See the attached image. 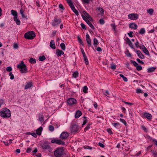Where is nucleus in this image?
<instances>
[{
	"label": "nucleus",
	"instance_id": "412c9836",
	"mask_svg": "<svg viewBox=\"0 0 157 157\" xmlns=\"http://www.w3.org/2000/svg\"><path fill=\"white\" fill-rule=\"evenodd\" d=\"M156 69V68L154 67H151L148 68L147 69L148 73H151L154 72Z\"/></svg>",
	"mask_w": 157,
	"mask_h": 157
},
{
	"label": "nucleus",
	"instance_id": "393cba45",
	"mask_svg": "<svg viewBox=\"0 0 157 157\" xmlns=\"http://www.w3.org/2000/svg\"><path fill=\"white\" fill-rule=\"evenodd\" d=\"M11 14L14 16V18L17 17V13L15 10H11Z\"/></svg>",
	"mask_w": 157,
	"mask_h": 157
},
{
	"label": "nucleus",
	"instance_id": "13d9d810",
	"mask_svg": "<svg viewBox=\"0 0 157 157\" xmlns=\"http://www.w3.org/2000/svg\"><path fill=\"white\" fill-rule=\"evenodd\" d=\"M31 150H32V147H30L27 149L26 152L27 153H29L31 151Z\"/></svg>",
	"mask_w": 157,
	"mask_h": 157
},
{
	"label": "nucleus",
	"instance_id": "4d7b16f0",
	"mask_svg": "<svg viewBox=\"0 0 157 157\" xmlns=\"http://www.w3.org/2000/svg\"><path fill=\"white\" fill-rule=\"evenodd\" d=\"M120 120L121 122L123 123L124 125H126L127 124L125 120L123 119H120Z\"/></svg>",
	"mask_w": 157,
	"mask_h": 157
},
{
	"label": "nucleus",
	"instance_id": "c03bdc74",
	"mask_svg": "<svg viewBox=\"0 0 157 157\" xmlns=\"http://www.w3.org/2000/svg\"><path fill=\"white\" fill-rule=\"evenodd\" d=\"M83 122L82 124V125L85 124L87 122V121L86 119V117H83Z\"/></svg>",
	"mask_w": 157,
	"mask_h": 157
},
{
	"label": "nucleus",
	"instance_id": "774afa93",
	"mask_svg": "<svg viewBox=\"0 0 157 157\" xmlns=\"http://www.w3.org/2000/svg\"><path fill=\"white\" fill-rule=\"evenodd\" d=\"M107 132L109 133L112 134V132L111 130V129L110 128H108L107 129Z\"/></svg>",
	"mask_w": 157,
	"mask_h": 157
},
{
	"label": "nucleus",
	"instance_id": "a211bd4d",
	"mask_svg": "<svg viewBox=\"0 0 157 157\" xmlns=\"http://www.w3.org/2000/svg\"><path fill=\"white\" fill-rule=\"evenodd\" d=\"M86 21H85L87 24L89 25V26L93 29H94V27L90 21L88 20L85 18Z\"/></svg>",
	"mask_w": 157,
	"mask_h": 157
},
{
	"label": "nucleus",
	"instance_id": "338daca9",
	"mask_svg": "<svg viewBox=\"0 0 157 157\" xmlns=\"http://www.w3.org/2000/svg\"><path fill=\"white\" fill-rule=\"evenodd\" d=\"M81 52L83 55V57H84L85 56H86V55H85V52H84V51L83 49H81Z\"/></svg>",
	"mask_w": 157,
	"mask_h": 157
},
{
	"label": "nucleus",
	"instance_id": "8fccbe9b",
	"mask_svg": "<svg viewBox=\"0 0 157 157\" xmlns=\"http://www.w3.org/2000/svg\"><path fill=\"white\" fill-rule=\"evenodd\" d=\"M131 62L132 63H133V65H134V66H135L136 67L138 65V63H136L135 61H133V60H131Z\"/></svg>",
	"mask_w": 157,
	"mask_h": 157
},
{
	"label": "nucleus",
	"instance_id": "a18cd8bd",
	"mask_svg": "<svg viewBox=\"0 0 157 157\" xmlns=\"http://www.w3.org/2000/svg\"><path fill=\"white\" fill-rule=\"evenodd\" d=\"M151 153L154 157H157V152L153 151H151Z\"/></svg>",
	"mask_w": 157,
	"mask_h": 157
},
{
	"label": "nucleus",
	"instance_id": "bf43d9fd",
	"mask_svg": "<svg viewBox=\"0 0 157 157\" xmlns=\"http://www.w3.org/2000/svg\"><path fill=\"white\" fill-rule=\"evenodd\" d=\"M128 45L131 48H133V45L131 41H130L129 43H128Z\"/></svg>",
	"mask_w": 157,
	"mask_h": 157
},
{
	"label": "nucleus",
	"instance_id": "9b49d317",
	"mask_svg": "<svg viewBox=\"0 0 157 157\" xmlns=\"http://www.w3.org/2000/svg\"><path fill=\"white\" fill-rule=\"evenodd\" d=\"M78 129V127L77 125H73L71 128V132H77Z\"/></svg>",
	"mask_w": 157,
	"mask_h": 157
},
{
	"label": "nucleus",
	"instance_id": "052dcab7",
	"mask_svg": "<svg viewBox=\"0 0 157 157\" xmlns=\"http://www.w3.org/2000/svg\"><path fill=\"white\" fill-rule=\"evenodd\" d=\"M136 93H143V91L140 89L136 90Z\"/></svg>",
	"mask_w": 157,
	"mask_h": 157
},
{
	"label": "nucleus",
	"instance_id": "f3484780",
	"mask_svg": "<svg viewBox=\"0 0 157 157\" xmlns=\"http://www.w3.org/2000/svg\"><path fill=\"white\" fill-rule=\"evenodd\" d=\"M143 116L144 117H146L149 120H151L152 118L151 115L149 113H144L143 114Z\"/></svg>",
	"mask_w": 157,
	"mask_h": 157
},
{
	"label": "nucleus",
	"instance_id": "79ce46f5",
	"mask_svg": "<svg viewBox=\"0 0 157 157\" xmlns=\"http://www.w3.org/2000/svg\"><path fill=\"white\" fill-rule=\"evenodd\" d=\"M46 58L44 56H40L39 58V60L40 61H43Z\"/></svg>",
	"mask_w": 157,
	"mask_h": 157
},
{
	"label": "nucleus",
	"instance_id": "4468645a",
	"mask_svg": "<svg viewBox=\"0 0 157 157\" xmlns=\"http://www.w3.org/2000/svg\"><path fill=\"white\" fill-rule=\"evenodd\" d=\"M129 28L134 29H136L137 28V25L134 23H130L129 25Z\"/></svg>",
	"mask_w": 157,
	"mask_h": 157
},
{
	"label": "nucleus",
	"instance_id": "3c124183",
	"mask_svg": "<svg viewBox=\"0 0 157 157\" xmlns=\"http://www.w3.org/2000/svg\"><path fill=\"white\" fill-rule=\"evenodd\" d=\"M99 22L100 23V24L101 25H103L105 23V21L103 19H100V20H99Z\"/></svg>",
	"mask_w": 157,
	"mask_h": 157
},
{
	"label": "nucleus",
	"instance_id": "7ed1b4c3",
	"mask_svg": "<svg viewBox=\"0 0 157 157\" xmlns=\"http://www.w3.org/2000/svg\"><path fill=\"white\" fill-rule=\"evenodd\" d=\"M17 67L21 73H26L27 72L26 66L23 61H21L20 63L18 64Z\"/></svg>",
	"mask_w": 157,
	"mask_h": 157
},
{
	"label": "nucleus",
	"instance_id": "5701e85b",
	"mask_svg": "<svg viewBox=\"0 0 157 157\" xmlns=\"http://www.w3.org/2000/svg\"><path fill=\"white\" fill-rule=\"evenodd\" d=\"M56 52L57 55L59 56L64 54V52L62 51L59 49L56 50Z\"/></svg>",
	"mask_w": 157,
	"mask_h": 157
},
{
	"label": "nucleus",
	"instance_id": "4c0bfd02",
	"mask_svg": "<svg viewBox=\"0 0 157 157\" xmlns=\"http://www.w3.org/2000/svg\"><path fill=\"white\" fill-rule=\"evenodd\" d=\"M83 57H84V61L86 65H87L88 64H89L88 60V59L86 56H85Z\"/></svg>",
	"mask_w": 157,
	"mask_h": 157
},
{
	"label": "nucleus",
	"instance_id": "dca6fc26",
	"mask_svg": "<svg viewBox=\"0 0 157 157\" xmlns=\"http://www.w3.org/2000/svg\"><path fill=\"white\" fill-rule=\"evenodd\" d=\"M138 56L141 59H143L144 58V55L139 50H135Z\"/></svg>",
	"mask_w": 157,
	"mask_h": 157
},
{
	"label": "nucleus",
	"instance_id": "680f3d73",
	"mask_svg": "<svg viewBox=\"0 0 157 157\" xmlns=\"http://www.w3.org/2000/svg\"><path fill=\"white\" fill-rule=\"evenodd\" d=\"M81 27L83 29H86V26H85V25L84 24L81 23Z\"/></svg>",
	"mask_w": 157,
	"mask_h": 157
},
{
	"label": "nucleus",
	"instance_id": "c756f323",
	"mask_svg": "<svg viewBox=\"0 0 157 157\" xmlns=\"http://www.w3.org/2000/svg\"><path fill=\"white\" fill-rule=\"evenodd\" d=\"M56 144H59L63 145L65 143L61 140L57 139Z\"/></svg>",
	"mask_w": 157,
	"mask_h": 157
},
{
	"label": "nucleus",
	"instance_id": "0e129e2a",
	"mask_svg": "<svg viewBox=\"0 0 157 157\" xmlns=\"http://www.w3.org/2000/svg\"><path fill=\"white\" fill-rule=\"evenodd\" d=\"M136 60L137 61L140 63H141V64H144V63L142 61H141L140 59H136Z\"/></svg>",
	"mask_w": 157,
	"mask_h": 157
},
{
	"label": "nucleus",
	"instance_id": "cd10ccee",
	"mask_svg": "<svg viewBox=\"0 0 157 157\" xmlns=\"http://www.w3.org/2000/svg\"><path fill=\"white\" fill-rule=\"evenodd\" d=\"M14 21L16 23V24L18 25H19L20 24V21L17 18V17L16 18H13Z\"/></svg>",
	"mask_w": 157,
	"mask_h": 157
},
{
	"label": "nucleus",
	"instance_id": "864d4df0",
	"mask_svg": "<svg viewBox=\"0 0 157 157\" xmlns=\"http://www.w3.org/2000/svg\"><path fill=\"white\" fill-rule=\"evenodd\" d=\"M6 71L8 72H10L12 70V68L11 67H8L6 68Z\"/></svg>",
	"mask_w": 157,
	"mask_h": 157
},
{
	"label": "nucleus",
	"instance_id": "ea45409f",
	"mask_svg": "<svg viewBox=\"0 0 157 157\" xmlns=\"http://www.w3.org/2000/svg\"><path fill=\"white\" fill-rule=\"evenodd\" d=\"M110 67L111 69L113 70H115L116 69V65L114 63H112L110 64Z\"/></svg>",
	"mask_w": 157,
	"mask_h": 157
},
{
	"label": "nucleus",
	"instance_id": "f03ea898",
	"mask_svg": "<svg viewBox=\"0 0 157 157\" xmlns=\"http://www.w3.org/2000/svg\"><path fill=\"white\" fill-rule=\"evenodd\" d=\"M0 115L2 117L8 118L11 116L10 111L7 108H4L0 112Z\"/></svg>",
	"mask_w": 157,
	"mask_h": 157
},
{
	"label": "nucleus",
	"instance_id": "e433bc0d",
	"mask_svg": "<svg viewBox=\"0 0 157 157\" xmlns=\"http://www.w3.org/2000/svg\"><path fill=\"white\" fill-rule=\"evenodd\" d=\"M88 89L87 86H85L83 88V92L85 93H87L88 92Z\"/></svg>",
	"mask_w": 157,
	"mask_h": 157
},
{
	"label": "nucleus",
	"instance_id": "a878e982",
	"mask_svg": "<svg viewBox=\"0 0 157 157\" xmlns=\"http://www.w3.org/2000/svg\"><path fill=\"white\" fill-rule=\"evenodd\" d=\"M82 115V113L80 111H78L75 114V117L78 118L79 117Z\"/></svg>",
	"mask_w": 157,
	"mask_h": 157
},
{
	"label": "nucleus",
	"instance_id": "0eeeda50",
	"mask_svg": "<svg viewBox=\"0 0 157 157\" xmlns=\"http://www.w3.org/2000/svg\"><path fill=\"white\" fill-rule=\"evenodd\" d=\"M67 103L69 105H72L77 103V101L73 98H70L67 100Z\"/></svg>",
	"mask_w": 157,
	"mask_h": 157
},
{
	"label": "nucleus",
	"instance_id": "de8ad7c7",
	"mask_svg": "<svg viewBox=\"0 0 157 157\" xmlns=\"http://www.w3.org/2000/svg\"><path fill=\"white\" fill-rule=\"evenodd\" d=\"M136 69L137 70L140 71L142 69V67L141 66L138 65L136 67Z\"/></svg>",
	"mask_w": 157,
	"mask_h": 157
},
{
	"label": "nucleus",
	"instance_id": "5fc2aeb1",
	"mask_svg": "<svg viewBox=\"0 0 157 157\" xmlns=\"http://www.w3.org/2000/svg\"><path fill=\"white\" fill-rule=\"evenodd\" d=\"M141 127L144 132H147V129L143 125H141Z\"/></svg>",
	"mask_w": 157,
	"mask_h": 157
},
{
	"label": "nucleus",
	"instance_id": "2eb2a0df",
	"mask_svg": "<svg viewBox=\"0 0 157 157\" xmlns=\"http://www.w3.org/2000/svg\"><path fill=\"white\" fill-rule=\"evenodd\" d=\"M139 47L141 49H142L144 52V53L146 54L147 55H149V53L146 48L144 46H143L142 47H141L140 46H139Z\"/></svg>",
	"mask_w": 157,
	"mask_h": 157
},
{
	"label": "nucleus",
	"instance_id": "6e6d98bb",
	"mask_svg": "<svg viewBox=\"0 0 157 157\" xmlns=\"http://www.w3.org/2000/svg\"><path fill=\"white\" fill-rule=\"evenodd\" d=\"M113 125L114 127H116L120 125V124L118 122H117L113 123Z\"/></svg>",
	"mask_w": 157,
	"mask_h": 157
},
{
	"label": "nucleus",
	"instance_id": "4be33fe9",
	"mask_svg": "<svg viewBox=\"0 0 157 157\" xmlns=\"http://www.w3.org/2000/svg\"><path fill=\"white\" fill-rule=\"evenodd\" d=\"M97 10H98V13L101 15H102L104 13V10L102 8L98 7Z\"/></svg>",
	"mask_w": 157,
	"mask_h": 157
},
{
	"label": "nucleus",
	"instance_id": "7c9ffc66",
	"mask_svg": "<svg viewBox=\"0 0 157 157\" xmlns=\"http://www.w3.org/2000/svg\"><path fill=\"white\" fill-rule=\"evenodd\" d=\"M44 117L43 115L42 114L40 115V116L39 117V120L41 122H42L44 121Z\"/></svg>",
	"mask_w": 157,
	"mask_h": 157
},
{
	"label": "nucleus",
	"instance_id": "9d476101",
	"mask_svg": "<svg viewBox=\"0 0 157 157\" xmlns=\"http://www.w3.org/2000/svg\"><path fill=\"white\" fill-rule=\"evenodd\" d=\"M69 136L68 133L66 132H62L60 135V138L62 139H66Z\"/></svg>",
	"mask_w": 157,
	"mask_h": 157
},
{
	"label": "nucleus",
	"instance_id": "c85d7f7f",
	"mask_svg": "<svg viewBox=\"0 0 157 157\" xmlns=\"http://www.w3.org/2000/svg\"><path fill=\"white\" fill-rule=\"evenodd\" d=\"M29 62L31 63H36V60L33 58H30L29 60Z\"/></svg>",
	"mask_w": 157,
	"mask_h": 157
},
{
	"label": "nucleus",
	"instance_id": "f257e3e1",
	"mask_svg": "<svg viewBox=\"0 0 157 157\" xmlns=\"http://www.w3.org/2000/svg\"><path fill=\"white\" fill-rule=\"evenodd\" d=\"M54 155L56 157H63L65 155V149L63 147H57L54 151Z\"/></svg>",
	"mask_w": 157,
	"mask_h": 157
},
{
	"label": "nucleus",
	"instance_id": "72a5a7b5",
	"mask_svg": "<svg viewBox=\"0 0 157 157\" xmlns=\"http://www.w3.org/2000/svg\"><path fill=\"white\" fill-rule=\"evenodd\" d=\"M60 46L61 47V49L63 50H65L66 49V47L64 43H61L60 44Z\"/></svg>",
	"mask_w": 157,
	"mask_h": 157
},
{
	"label": "nucleus",
	"instance_id": "37998d69",
	"mask_svg": "<svg viewBox=\"0 0 157 157\" xmlns=\"http://www.w3.org/2000/svg\"><path fill=\"white\" fill-rule=\"evenodd\" d=\"M72 75L74 78H76L78 76V73L77 71L75 72Z\"/></svg>",
	"mask_w": 157,
	"mask_h": 157
},
{
	"label": "nucleus",
	"instance_id": "69168bd1",
	"mask_svg": "<svg viewBox=\"0 0 157 157\" xmlns=\"http://www.w3.org/2000/svg\"><path fill=\"white\" fill-rule=\"evenodd\" d=\"M132 33L133 32L131 31L130 33H128V34L130 37H132L133 36Z\"/></svg>",
	"mask_w": 157,
	"mask_h": 157
},
{
	"label": "nucleus",
	"instance_id": "f8f14e48",
	"mask_svg": "<svg viewBox=\"0 0 157 157\" xmlns=\"http://www.w3.org/2000/svg\"><path fill=\"white\" fill-rule=\"evenodd\" d=\"M67 3L69 4L70 7H71L72 10L73 11L75 9V8L71 0H66Z\"/></svg>",
	"mask_w": 157,
	"mask_h": 157
},
{
	"label": "nucleus",
	"instance_id": "bb28decb",
	"mask_svg": "<svg viewBox=\"0 0 157 157\" xmlns=\"http://www.w3.org/2000/svg\"><path fill=\"white\" fill-rule=\"evenodd\" d=\"M154 10L153 9H149L147 10V13L150 15L153 14Z\"/></svg>",
	"mask_w": 157,
	"mask_h": 157
},
{
	"label": "nucleus",
	"instance_id": "473e14b6",
	"mask_svg": "<svg viewBox=\"0 0 157 157\" xmlns=\"http://www.w3.org/2000/svg\"><path fill=\"white\" fill-rule=\"evenodd\" d=\"M119 75L122 78L123 80L125 82H127L128 81V79L126 77L124 76V75H123L122 74H120Z\"/></svg>",
	"mask_w": 157,
	"mask_h": 157
},
{
	"label": "nucleus",
	"instance_id": "aec40b11",
	"mask_svg": "<svg viewBox=\"0 0 157 157\" xmlns=\"http://www.w3.org/2000/svg\"><path fill=\"white\" fill-rule=\"evenodd\" d=\"M50 46V47L53 49L56 48L54 40H52L51 41Z\"/></svg>",
	"mask_w": 157,
	"mask_h": 157
},
{
	"label": "nucleus",
	"instance_id": "2f4dec72",
	"mask_svg": "<svg viewBox=\"0 0 157 157\" xmlns=\"http://www.w3.org/2000/svg\"><path fill=\"white\" fill-rule=\"evenodd\" d=\"M27 134L31 135L34 137H36L37 136L35 132H28Z\"/></svg>",
	"mask_w": 157,
	"mask_h": 157
},
{
	"label": "nucleus",
	"instance_id": "09e8293b",
	"mask_svg": "<svg viewBox=\"0 0 157 157\" xmlns=\"http://www.w3.org/2000/svg\"><path fill=\"white\" fill-rule=\"evenodd\" d=\"M49 130L51 131H53L54 130V127L52 125H50L49 127Z\"/></svg>",
	"mask_w": 157,
	"mask_h": 157
},
{
	"label": "nucleus",
	"instance_id": "f704fd0d",
	"mask_svg": "<svg viewBox=\"0 0 157 157\" xmlns=\"http://www.w3.org/2000/svg\"><path fill=\"white\" fill-rule=\"evenodd\" d=\"M98 41L96 38H94V46H96L98 45Z\"/></svg>",
	"mask_w": 157,
	"mask_h": 157
},
{
	"label": "nucleus",
	"instance_id": "423d86ee",
	"mask_svg": "<svg viewBox=\"0 0 157 157\" xmlns=\"http://www.w3.org/2000/svg\"><path fill=\"white\" fill-rule=\"evenodd\" d=\"M128 17L129 19L135 20L139 18V15L137 14L132 13L128 15Z\"/></svg>",
	"mask_w": 157,
	"mask_h": 157
},
{
	"label": "nucleus",
	"instance_id": "a19ab883",
	"mask_svg": "<svg viewBox=\"0 0 157 157\" xmlns=\"http://www.w3.org/2000/svg\"><path fill=\"white\" fill-rule=\"evenodd\" d=\"M145 32V30L144 28H141L139 32V33L140 34H144Z\"/></svg>",
	"mask_w": 157,
	"mask_h": 157
},
{
	"label": "nucleus",
	"instance_id": "c9c22d12",
	"mask_svg": "<svg viewBox=\"0 0 157 157\" xmlns=\"http://www.w3.org/2000/svg\"><path fill=\"white\" fill-rule=\"evenodd\" d=\"M78 41L79 43L81 44L82 46H83L84 44H83V42H82V41L81 40V39L80 38V37L79 36H78Z\"/></svg>",
	"mask_w": 157,
	"mask_h": 157
},
{
	"label": "nucleus",
	"instance_id": "6e6552de",
	"mask_svg": "<svg viewBox=\"0 0 157 157\" xmlns=\"http://www.w3.org/2000/svg\"><path fill=\"white\" fill-rule=\"evenodd\" d=\"M61 22V20L60 19H57L54 18L52 21V25L53 26H56L60 24Z\"/></svg>",
	"mask_w": 157,
	"mask_h": 157
},
{
	"label": "nucleus",
	"instance_id": "20e7f679",
	"mask_svg": "<svg viewBox=\"0 0 157 157\" xmlns=\"http://www.w3.org/2000/svg\"><path fill=\"white\" fill-rule=\"evenodd\" d=\"M35 36V34L33 31H30L25 33L24 35L25 38L27 39L32 40Z\"/></svg>",
	"mask_w": 157,
	"mask_h": 157
},
{
	"label": "nucleus",
	"instance_id": "e2e57ef3",
	"mask_svg": "<svg viewBox=\"0 0 157 157\" xmlns=\"http://www.w3.org/2000/svg\"><path fill=\"white\" fill-rule=\"evenodd\" d=\"M98 145L100 147L102 148L104 147H105L104 144L100 142H99L98 143Z\"/></svg>",
	"mask_w": 157,
	"mask_h": 157
},
{
	"label": "nucleus",
	"instance_id": "39448f33",
	"mask_svg": "<svg viewBox=\"0 0 157 157\" xmlns=\"http://www.w3.org/2000/svg\"><path fill=\"white\" fill-rule=\"evenodd\" d=\"M82 17L83 19L84 20L85 18L86 19L89 20L90 21H93V19L90 17V16L86 11H83L82 14Z\"/></svg>",
	"mask_w": 157,
	"mask_h": 157
},
{
	"label": "nucleus",
	"instance_id": "6ab92c4d",
	"mask_svg": "<svg viewBox=\"0 0 157 157\" xmlns=\"http://www.w3.org/2000/svg\"><path fill=\"white\" fill-rule=\"evenodd\" d=\"M33 86L32 83V82H27L26 85L25 86V89H27L30 88Z\"/></svg>",
	"mask_w": 157,
	"mask_h": 157
},
{
	"label": "nucleus",
	"instance_id": "b1692460",
	"mask_svg": "<svg viewBox=\"0 0 157 157\" xmlns=\"http://www.w3.org/2000/svg\"><path fill=\"white\" fill-rule=\"evenodd\" d=\"M42 130V128L41 127L39 128L36 131V134L38 135H40L41 134V132Z\"/></svg>",
	"mask_w": 157,
	"mask_h": 157
},
{
	"label": "nucleus",
	"instance_id": "1a4fd4ad",
	"mask_svg": "<svg viewBox=\"0 0 157 157\" xmlns=\"http://www.w3.org/2000/svg\"><path fill=\"white\" fill-rule=\"evenodd\" d=\"M41 146L43 149H48L50 148L49 145L46 142H45L42 143L41 144Z\"/></svg>",
	"mask_w": 157,
	"mask_h": 157
},
{
	"label": "nucleus",
	"instance_id": "49530a36",
	"mask_svg": "<svg viewBox=\"0 0 157 157\" xmlns=\"http://www.w3.org/2000/svg\"><path fill=\"white\" fill-rule=\"evenodd\" d=\"M20 13L21 15V16L23 17H25V15L24 14V11L22 9H21L20 10Z\"/></svg>",
	"mask_w": 157,
	"mask_h": 157
},
{
	"label": "nucleus",
	"instance_id": "58836bf2",
	"mask_svg": "<svg viewBox=\"0 0 157 157\" xmlns=\"http://www.w3.org/2000/svg\"><path fill=\"white\" fill-rule=\"evenodd\" d=\"M82 3L84 4H89L90 3V0H81Z\"/></svg>",
	"mask_w": 157,
	"mask_h": 157
},
{
	"label": "nucleus",
	"instance_id": "ddd939ff",
	"mask_svg": "<svg viewBox=\"0 0 157 157\" xmlns=\"http://www.w3.org/2000/svg\"><path fill=\"white\" fill-rule=\"evenodd\" d=\"M86 39L88 45L90 46L91 45V41L90 36L88 34H86Z\"/></svg>",
	"mask_w": 157,
	"mask_h": 157
},
{
	"label": "nucleus",
	"instance_id": "603ef678",
	"mask_svg": "<svg viewBox=\"0 0 157 157\" xmlns=\"http://www.w3.org/2000/svg\"><path fill=\"white\" fill-rule=\"evenodd\" d=\"M3 142L4 144L6 146H9L10 144L9 141L7 140L6 141H3Z\"/></svg>",
	"mask_w": 157,
	"mask_h": 157
}]
</instances>
